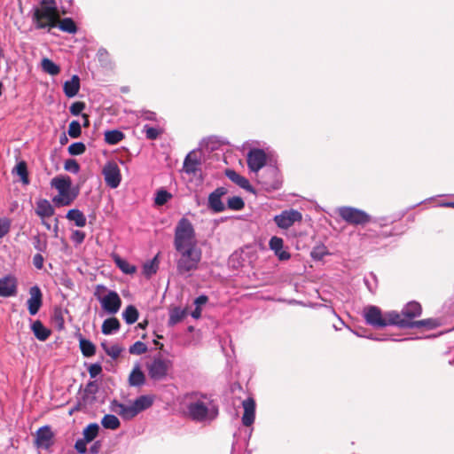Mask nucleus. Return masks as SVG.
<instances>
[{
  "mask_svg": "<svg viewBox=\"0 0 454 454\" xmlns=\"http://www.w3.org/2000/svg\"><path fill=\"white\" fill-rule=\"evenodd\" d=\"M174 247L177 253V273L181 276H190L192 271L198 270L202 252L197 247L193 225L185 217H182L176 226Z\"/></svg>",
  "mask_w": 454,
  "mask_h": 454,
  "instance_id": "obj_1",
  "label": "nucleus"
},
{
  "mask_svg": "<svg viewBox=\"0 0 454 454\" xmlns=\"http://www.w3.org/2000/svg\"><path fill=\"white\" fill-rule=\"evenodd\" d=\"M185 407L187 417L195 422H210L218 415V408L211 397L200 393L188 395Z\"/></svg>",
  "mask_w": 454,
  "mask_h": 454,
  "instance_id": "obj_2",
  "label": "nucleus"
},
{
  "mask_svg": "<svg viewBox=\"0 0 454 454\" xmlns=\"http://www.w3.org/2000/svg\"><path fill=\"white\" fill-rule=\"evenodd\" d=\"M59 20V13L55 0H42L41 5L34 10L32 15L33 23L37 29L56 27Z\"/></svg>",
  "mask_w": 454,
  "mask_h": 454,
  "instance_id": "obj_3",
  "label": "nucleus"
},
{
  "mask_svg": "<svg viewBox=\"0 0 454 454\" xmlns=\"http://www.w3.org/2000/svg\"><path fill=\"white\" fill-rule=\"evenodd\" d=\"M363 316L367 325L375 328H381L387 325L399 327L400 321L398 312L395 310L382 313L381 309L374 305H368L363 309Z\"/></svg>",
  "mask_w": 454,
  "mask_h": 454,
  "instance_id": "obj_4",
  "label": "nucleus"
},
{
  "mask_svg": "<svg viewBox=\"0 0 454 454\" xmlns=\"http://www.w3.org/2000/svg\"><path fill=\"white\" fill-rule=\"evenodd\" d=\"M94 296L99 301L102 309L108 315H115L121 307L122 301L118 293L108 289L104 285L96 286Z\"/></svg>",
  "mask_w": 454,
  "mask_h": 454,
  "instance_id": "obj_5",
  "label": "nucleus"
},
{
  "mask_svg": "<svg viewBox=\"0 0 454 454\" xmlns=\"http://www.w3.org/2000/svg\"><path fill=\"white\" fill-rule=\"evenodd\" d=\"M339 215L348 223L363 225L371 221V216L365 211L353 207H340L337 209Z\"/></svg>",
  "mask_w": 454,
  "mask_h": 454,
  "instance_id": "obj_6",
  "label": "nucleus"
},
{
  "mask_svg": "<svg viewBox=\"0 0 454 454\" xmlns=\"http://www.w3.org/2000/svg\"><path fill=\"white\" fill-rule=\"evenodd\" d=\"M171 366L170 360L160 356L154 357L151 362L146 363L148 375L150 379L155 381L164 380Z\"/></svg>",
  "mask_w": 454,
  "mask_h": 454,
  "instance_id": "obj_7",
  "label": "nucleus"
},
{
  "mask_svg": "<svg viewBox=\"0 0 454 454\" xmlns=\"http://www.w3.org/2000/svg\"><path fill=\"white\" fill-rule=\"evenodd\" d=\"M258 182L267 192L278 190L282 185L278 169L275 167L267 168L260 176Z\"/></svg>",
  "mask_w": 454,
  "mask_h": 454,
  "instance_id": "obj_8",
  "label": "nucleus"
},
{
  "mask_svg": "<svg viewBox=\"0 0 454 454\" xmlns=\"http://www.w3.org/2000/svg\"><path fill=\"white\" fill-rule=\"evenodd\" d=\"M302 220V215L296 209H287L282 211L279 215L274 216L273 221L277 226L283 230H287L295 223Z\"/></svg>",
  "mask_w": 454,
  "mask_h": 454,
  "instance_id": "obj_9",
  "label": "nucleus"
},
{
  "mask_svg": "<svg viewBox=\"0 0 454 454\" xmlns=\"http://www.w3.org/2000/svg\"><path fill=\"white\" fill-rule=\"evenodd\" d=\"M106 184L112 189L117 188L121 181L120 168L116 162L108 161L102 169Z\"/></svg>",
  "mask_w": 454,
  "mask_h": 454,
  "instance_id": "obj_10",
  "label": "nucleus"
},
{
  "mask_svg": "<svg viewBox=\"0 0 454 454\" xmlns=\"http://www.w3.org/2000/svg\"><path fill=\"white\" fill-rule=\"evenodd\" d=\"M247 167L253 173L257 174L265 165L267 155L262 149H251L247 155Z\"/></svg>",
  "mask_w": 454,
  "mask_h": 454,
  "instance_id": "obj_11",
  "label": "nucleus"
},
{
  "mask_svg": "<svg viewBox=\"0 0 454 454\" xmlns=\"http://www.w3.org/2000/svg\"><path fill=\"white\" fill-rule=\"evenodd\" d=\"M228 191L225 187H218L212 192L207 200V207L215 213L223 212L226 208L222 198L227 194Z\"/></svg>",
  "mask_w": 454,
  "mask_h": 454,
  "instance_id": "obj_12",
  "label": "nucleus"
},
{
  "mask_svg": "<svg viewBox=\"0 0 454 454\" xmlns=\"http://www.w3.org/2000/svg\"><path fill=\"white\" fill-rule=\"evenodd\" d=\"M27 309L31 316L38 313L43 304V294L38 286L29 288V298L27 301Z\"/></svg>",
  "mask_w": 454,
  "mask_h": 454,
  "instance_id": "obj_13",
  "label": "nucleus"
},
{
  "mask_svg": "<svg viewBox=\"0 0 454 454\" xmlns=\"http://www.w3.org/2000/svg\"><path fill=\"white\" fill-rule=\"evenodd\" d=\"M18 282L12 275L0 278V297H12L17 294Z\"/></svg>",
  "mask_w": 454,
  "mask_h": 454,
  "instance_id": "obj_14",
  "label": "nucleus"
},
{
  "mask_svg": "<svg viewBox=\"0 0 454 454\" xmlns=\"http://www.w3.org/2000/svg\"><path fill=\"white\" fill-rule=\"evenodd\" d=\"M422 311L421 306L417 301H410L408 302L402 309L401 312H398L399 321H409L414 322L413 318L420 316Z\"/></svg>",
  "mask_w": 454,
  "mask_h": 454,
  "instance_id": "obj_15",
  "label": "nucleus"
},
{
  "mask_svg": "<svg viewBox=\"0 0 454 454\" xmlns=\"http://www.w3.org/2000/svg\"><path fill=\"white\" fill-rule=\"evenodd\" d=\"M244 413L242 416V424L245 427H250L254 422L255 418V402L253 398L248 397L242 402Z\"/></svg>",
  "mask_w": 454,
  "mask_h": 454,
  "instance_id": "obj_16",
  "label": "nucleus"
},
{
  "mask_svg": "<svg viewBox=\"0 0 454 454\" xmlns=\"http://www.w3.org/2000/svg\"><path fill=\"white\" fill-rule=\"evenodd\" d=\"M112 410L118 413L125 420L132 419L137 415L133 403L125 404L117 401H114L112 403Z\"/></svg>",
  "mask_w": 454,
  "mask_h": 454,
  "instance_id": "obj_17",
  "label": "nucleus"
},
{
  "mask_svg": "<svg viewBox=\"0 0 454 454\" xmlns=\"http://www.w3.org/2000/svg\"><path fill=\"white\" fill-rule=\"evenodd\" d=\"M269 247L280 261H286L291 257L290 253L284 249V241L279 237L273 236L270 238Z\"/></svg>",
  "mask_w": 454,
  "mask_h": 454,
  "instance_id": "obj_18",
  "label": "nucleus"
},
{
  "mask_svg": "<svg viewBox=\"0 0 454 454\" xmlns=\"http://www.w3.org/2000/svg\"><path fill=\"white\" fill-rule=\"evenodd\" d=\"M53 434L48 426L40 427L36 432L35 443L38 448L48 449L52 444Z\"/></svg>",
  "mask_w": 454,
  "mask_h": 454,
  "instance_id": "obj_19",
  "label": "nucleus"
},
{
  "mask_svg": "<svg viewBox=\"0 0 454 454\" xmlns=\"http://www.w3.org/2000/svg\"><path fill=\"white\" fill-rule=\"evenodd\" d=\"M225 176L231 182H233L234 184L239 185L240 188H242V189H244V190H246V191H247L249 192L254 193V190L252 187V185L250 184L248 179L246 178L245 176L239 175L235 170H233V169H226L225 170Z\"/></svg>",
  "mask_w": 454,
  "mask_h": 454,
  "instance_id": "obj_20",
  "label": "nucleus"
},
{
  "mask_svg": "<svg viewBox=\"0 0 454 454\" xmlns=\"http://www.w3.org/2000/svg\"><path fill=\"white\" fill-rule=\"evenodd\" d=\"M438 326V323L435 319L433 318H427V319H422L418 320L414 322H409L407 320L405 321H400L399 327L400 328H420V327H426L428 329H434Z\"/></svg>",
  "mask_w": 454,
  "mask_h": 454,
  "instance_id": "obj_21",
  "label": "nucleus"
},
{
  "mask_svg": "<svg viewBox=\"0 0 454 454\" xmlns=\"http://www.w3.org/2000/svg\"><path fill=\"white\" fill-rule=\"evenodd\" d=\"M80 90V78L74 74L68 81H66L63 85V90L67 98H74L77 95Z\"/></svg>",
  "mask_w": 454,
  "mask_h": 454,
  "instance_id": "obj_22",
  "label": "nucleus"
},
{
  "mask_svg": "<svg viewBox=\"0 0 454 454\" xmlns=\"http://www.w3.org/2000/svg\"><path fill=\"white\" fill-rule=\"evenodd\" d=\"M35 213L38 216L43 219L45 217H50L53 215L55 210L52 205L50 203V201L43 199L37 201Z\"/></svg>",
  "mask_w": 454,
  "mask_h": 454,
  "instance_id": "obj_23",
  "label": "nucleus"
},
{
  "mask_svg": "<svg viewBox=\"0 0 454 454\" xmlns=\"http://www.w3.org/2000/svg\"><path fill=\"white\" fill-rule=\"evenodd\" d=\"M153 395H143L136 398L132 403L135 407V410L137 411V413L138 414L143 411L149 409L153 404Z\"/></svg>",
  "mask_w": 454,
  "mask_h": 454,
  "instance_id": "obj_24",
  "label": "nucleus"
},
{
  "mask_svg": "<svg viewBox=\"0 0 454 454\" xmlns=\"http://www.w3.org/2000/svg\"><path fill=\"white\" fill-rule=\"evenodd\" d=\"M121 328V323L116 317H109L104 320L101 331L105 335H112L116 333Z\"/></svg>",
  "mask_w": 454,
  "mask_h": 454,
  "instance_id": "obj_25",
  "label": "nucleus"
},
{
  "mask_svg": "<svg viewBox=\"0 0 454 454\" xmlns=\"http://www.w3.org/2000/svg\"><path fill=\"white\" fill-rule=\"evenodd\" d=\"M31 330L35 338L41 341L46 340L51 335V330L45 327L40 320H36L31 325Z\"/></svg>",
  "mask_w": 454,
  "mask_h": 454,
  "instance_id": "obj_26",
  "label": "nucleus"
},
{
  "mask_svg": "<svg viewBox=\"0 0 454 454\" xmlns=\"http://www.w3.org/2000/svg\"><path fill=\"white\" fill-rule=\"evenodd\" d=\"M145 376L138 364L135 365L129 376V384L131 387H141L145 384Z\"/></svg>",
  "mask_w": 454,
  "mask_h": 454,
  "instance_id": "obj_27",
  "label": "nucleus"
},
{
  "mask_svg": "<svg viewBox=\"0 0 454 454\" xmlns=\"http://www.w3.org/2000/svg\"><path fill=\"white\" fill-rule=\"evenodd\" d=\"M51 184L59 193H65L71 189L72 183L69 176H57L51 180Z\"/></svg>",
  "mask_w": 454,
  "mask_h": 454,
  "instance_id": "obj_28",
  "label": "nucleus"
},
{
  "mask_svg": "<svg viewBox=\"0 0 454 454\" xmlns=\"http://www.w3.org/2000/svg\"><path fill=\"white\" fill-rule=\"evenodd\" d=\"M66 217L69 221L74 222V224L77 227H84L86 225V223H87V219H86L85 215L81 210L76 209V208L70 209L67 212Z\"/></svg>",
  "mask_w": 454,
  "mask_h": 454,
  "instance_id": "obj_29",
  "label": "nucleus"
},
{
  "mask_svg": "<svg viewBox=\"0 0 454 454\" xmlns=\"http://www.w3.org/2000/svg\"><path fill=\"white\" fill-rule=\"evenodd\" d=\"M200 161L196 157H192V153H189L184 161V170L187 174L195 175L199 169Z\"/></svg>",
  "mask_w": 454,
  "mask_h": 454,
  "instance_id": "obj_30",
  "label": "nucleus"
},
{
  "mask_svg": "<svg viewBox=\"0 0 454 454\" xmlns=\"http://www.w3.org/2000/svg\"><path fill=\"white\" fill-rule=\"evenodd\" d=\"M138 310L134 305H129L122 311V318L128 325L134 324L138 318Z\"/></svg>",
  "mask_w": 454,
  "mask_h": 454,
  "instance_id": "obj_31",
  "label": "nucleus"
},
{
  "mask_svg": "<svg viewBox=\"0 0 454 454\" xmlns=\"http://www.w3.org/2000/svg\"><path fill=\"white\" fill-rule=\"evenodd\" d=\"M75 196V194L72 193L70 190H68L65 193H59V195L55 196L52 200L55 205L59 207L68 206L74 201Z\"/></svg>",
  "mask_w": 454,
  "mask_h": 454,
  "instance_id": "obj_32",
  "label": "nucleus"
},
{
  "mask_svg": "<svg viewBox=\"0 0 454 454\" xmlns=\"http://www.w3.org/2000/svg\"><path fill=\"white\" fill-rule=\"evenodd\" d=\"M79 342L82 354L85 357H90L95 355L96 347L90 340L81 338Z\"/></svg>",
  "mask_w": 454,
  "mask_h": 454,
  "instance_id": "obj_33",
  "label": "nucleus"
},
{
  "mask_svg": "<svg viewBox=\"0 0 454 454\" xmlns=\"http://www.w3.org/2000/svg\"><path fill=\"white\" fill-rule=\"evenodd\" d=\"M124 138V134L118 130H107L105 132V141L108 145H116Z\"/></svg>",
  "mask_w": 454,
  "mask_h": 454,
  "instance_id": "obj_34",
  "label": "nucleus"
},
{
  "mask_svg": "<svg viewBox=\"0 0 454 454\" xmlns=\"http://www.w3.org/2000/svg\"><path fill=\"white\" fill-rule=\"evenodd\" d=\"M159 269V261L158 257L155 256L152 260L146 262L143 265V273L146 278H151L153 275H154Z\"/></svg>",
  "mask_w": 454,
  "mask_h": 454,
  "instance_id": "obj_35",
  "label": "nucleus"
},
{
  "mask_svg": "<svg viewBox=\"0 0 454 454\" xmlns=\"http://www.w3.org/2000/svg\"><path fill=\"white\" fill-rule=\"evenodd\" d=\"M57 27L63 32L74 34L77 31V27L71 18H65L59 22L58 21Z\"/></svg>",
  "mask_w": 454,
  "mask_h": 454,
  "instance_id": "obj_36",
  "label": "nucleus"
},
{
  "mask_svg": "<svg viewBox=\"0 0 454 454\" xmlns=\"http://www.w3.org/2000/svg\"><path fill=\"white\" fill-rule=\"evenodd\" d=\"M41 66L43 72L51 75H57L60 72L59 67L57 64H55L52 60L47 58L42 59Z\"/></svg>",
  "mask_w": 454,
  "mask_h": 454,
  "instance_id": "obj_37",
  "label": "nucleus"
},
{
  "mask_svg": "<svg viewBox=\"0 0 454 454\" xmlns=\"http://www.w3.org/2000/svg\"><path fill=\"white\" fill-rule=\"evenodd\" d=\"M102 426L106 429L115 430L120 427V420L115 415L106 414L101 420Z\"/></svg>",
  "mask_w": 454,
  "mask_h": 454,
  "instance_id": "obj_38",
  "label": "nucleus"
},
{
  "mask_svg": "<svg viewBox=\"0 0 454 454\" xmlns=\"http://www.w3.org/2000/svg\"><path fill=\"white\" fill-rule=\"evenodd\" d=\"M98 430H99V426L97 423H91V424L88 425L83 429V432H82L83 439H85L88 442L93 441L97 437V435L98 434Z\"/></svg>",
  "mask_w": 454,
  "mask_h": 454,
  "instance_id": "obj_39",
  "label": "nucleus"
},
{
  "mask_svg": "<svg viewBox=\"0 0 454 454\" xmlns=\"http://www.w3.org/2000/svg\"><path fill=\"white\" fill-rule=\"evenodd\" d=\"M114 262L118 268L125 274H133L136 272L137 269L134 265L130 264L126 260H123L119 256L114 258Z\"/></svg>",
  "mask_w": 454,
  "mask_h": 454,
  "instance_id": "obj_40",
  "label": "nucleus"
},
{
  "mask_svg": "<svg viewBox=\"0 0 454 454\" xmlns=\"http://www.w3.org/2000/svg\"><path fill=\"white\" fill-rule=\"evenodd\" d=\"M101 347L106 355L111 356L113 359H117L122 351V348L117 344L109 346L103 342L101 343Z\"/></svg>",
  "mask_w": 454,
  "mask_h": 454,
  "instance_id": "obj_41",
  "label": "nucleus"
},
{
  "mask_svg": "<svg viewBox=\"0 0 454 454\" xmlns=\"http://www.w3.org/2000/svg\"><path fill=\"white\" fill-rule=\"evenodd\" d=\"M328 249L324 245H319L315 247L310 252L311 257L316 261L322 260L326 254H328Z\"/></svg>",
  "mask_w": 454,
  "mask_h": 454,
  "instance_id": "obj_42",
  "label": "nucleus"
},
{
  "mask_svg": "<svg viewBox=\"0 0 454 454\" xmlns=\"http://www.w3.org/2000/svg\"><path fill=\"white\" fill-rule=\"evenodd\" d=\"M172 195L166 190L160 189L157 191L154 203L157 206H162L168 202V200H170Z\"/></svg>",
  "mask_w": 454,
  "mask_h": 454,
  "instance_id": "obj_43",
  "label": "nucleus"
},
{
  "mask_svg": "<svg viewBox=\"0 0 454 454\" xmlns=\"http://www.w3.org/2000/svg\"><path fill=\"white\" fill-rule=\"evenodd\" d=\"M245 207L244 200L239 196H233L227 201V207L231 210H241Z\"/></svg>",
  "mask_w": 454,
  "mask_h": 454,
  "instance_id": "obj_44",
  "label": "nucleus"
},
{
  "mask_svg": "<svg viewBox=\"0 0 454 454\" xmlns=\"http://www.w3.org/2000/svg\"><path fill=\"white\" fill-rule=\"evenodd\" d=\"M14 171L16 172V174L20 176L21 178V181L23 182V184H28V177H27V164L25 161H20L19 162L15 168H14Z\"/></svg>",
  "mask_w": 454,
  "mask_h": 454,
  "instance_id": "obj_45",
  "label": "nucleus"
},
{
  "mask_svg": "<svg viewBox=\"0 0 454 454\" xmlns=\"http://www.w3.org/2000/svg\"><path fill=\"white\" fill-rule=\"evenodd\" d=\"M184 311L182 310L181 309H174L169 315L168 324L170 325H174L179 323L184 318Z\"/></svg>",
  "mask_w": 454,
  "mask_h": 454,
  "instance_id": "obj_46",
  "label": "nucleus"
},
{
  "mask_svg": "<svg viewBox=\"0 0 454 454\" xmlns=\"http://www.w3.org/2000/svg\"><path fill=\"white\" fill-rule=\"evenodd\" d=\"M147 346L144 342L137 340L129 348V352L132 355H142L147 351Z\"/></svg>",
  "mask_w": 454,
  "mask_h": 454,
  "instance_id": "obj_47",
  "label": "nucleus"
},
{
  "mask_svg": "<svg viewBox=\"0 0 454 454\" xmlns=\"http://www.w3.org/2000/svg\"><path fill=\"white\" fill-rule=\"evenodd\" d=\"M67 132L72 138L79 137L82 134V128L80 122L78 121H72L69 124Z\"/></svg>",
  "mask_w": 454,
  "mask_h": 454,
  "instance_id": "obj_48",
  "label": "nucleus"
},
{
  "mask_svg": "<svg viewBox=\"0 0 454 454\" xmlns=\"http://www.w3.org/2000/svg\"><path fill=\"white\" fill-rule=\"evenodd\" d=\"M86 151V146L82 142H75L68 146V153L71 155H81Z\"/></svg>",
  "mask_w": 454,
  "mask_h": 454,
  "instance_id": "obj_49",
  "label": "nucleus"
},
{
  "mask_svg": "<svg viewBox=\"0 0 454 454\" xmlns=\"http://www.w3.org/2000/svg\"><path fill=\"white\" fill-rule=\"evenodd\" d=\"M64 168L68 172L77 174L80 170V165L75 160L69 159L65 161Z\"/></svg>",
  "mask_w": 454,
  "mask_h": 454,
  "instance_id": "obj_50",
  "label": "nucleus"
},
{
  "mask_svg": "<svg viewBox=\"0 0 454 454\" xmlns=\"http://www.w3.org/2000/svg\"><path fill=\"white\" fill-rule=\"evenodd\" d=\"M85 108V103L81 101H76L73 103L69 108L71 114L77 116L79 115Z\"/></svg>",
  "mask_w": 454,
  "mask_h": 454,
  "instance_id": "obj_51",
  "label": "nucleus"
},
{
  "mask_svg": "<svg viewBox=\"0 0 454 454\" xmlns=\"http://www.w3.org/2000/svg\"><path fill=\"white\" fill-rule=\"evenodd\" d=\"M11 221L7 218H0V239L4 237L10 231Z\"/></svg>",
  "mask_w": 454,
  "mask_h": 454,
  "instance_id": "obj_52",
  "label": "nucleus"
},
{
  "mask_svg": "<svg viewBox=\"0 0 454 454\" xmlns=\"http://www.w3.org/2000/svg\"><path fill=\"white\" fill-rule=\"evenodd\" d=\"M144 129H145L146 137L149 139H156L160 134V131L158 129H156L154 127L148 126V125H145L144 127Z\"/></svg>",
  "mask_w": 454,
  "mask_h": 454,
  "instance_id": "obj_53",
  "label": "nucleus"
},
{
  "mask_svg": "<svg viewBox=\"0 0 454 454\" xmlns=\"http://www.w3.org/2000/svg\"><path fill=\"white\" fill-rule=\"evenodd\" d=\"M71 239L77 245L82 244L85 239V233L82 231L75 230L72 232Z\"/></svg>",
  "mask_w": 454,
  "mask_h": 454,
  "instance_id": "obj_54",
  "label": "nucleus"
},
{
  "mask_svg": "<svg viewBox=\"0 0 454 454\" xmlns=\"http://www.w3.org/2000/svg\"><path fill=\"white\" fill-rule=\"evenodd\" d=\"M89 442L86 441L85 439H78L76 442H75V444H74V448L75 450H77L78 453L80 454H85L86 451H87V443Z\"/></svg>",
  "mask_w": 454,
  "mask_h": 454,
  "instance_id": "obj_55",
  "label": "nucleus"
},
{
  "mask_svg": "<svg viewBox=\"0 0 454 454\" xmlns=\"http://www.w3.org/2000/svg\"><path fill=\"white\" fill-rule=\"evenodd\" d=\"M102 372V367L99 364H92L89 367V373L91 378H96Z\"/></svg>",
  "mask_w": 454,
  "mask_h": 454,
  "instance_id": "obj_56",
  "label": "nucleus"
},
{
  "mask_svg": "<svg viewBox=\"0 0 454 454\" xmlns=\"http://www.w3.org/2000/svg\"><path fill=\"white\" fill-rule=\"evenodd\" d=\"M43 256L41 254H36L33 257V264L37 270H42L43 267Z\"/></svg>",
  "mask_w": 454,
  "mask_h": 454,
  "instance_id": "obj_57",
  "label": "nucleus"
},
{
  "mask_svg": "<svg viewBox=\"0 0 454 454\" xmlns=\"http://www.w3.org/2000/svg\"><path fill=\"white\" fill-rule=\"evenodd\" d=\"M34 247L39 252H43L45 250V248H46V244L45 243H42L40 239L37 237L36 240H35V242L34 244Z\"/></svg>",
  "mask_w": 454,
  "mask_h": 454,
  "instance_id": "obj_58",
  "label": "nucleus"
},
{
  "mask_svg": "<svg viewBox=\"0 0 454 454\" xmlns=\"http://www.w3.org/2000/svg\"><path fill=\"white\" fill-rule=\"evenodd\" d=\"M207 301V297L206 295H200L197 297L194 301V303L196 307H200L201 305H204Z\"/></svg>",
  "mask_w": 454,
  "mask_h": 454,
  "instance_id": "obj_59",
  "label": "nucleus"
},
{
  "mask_svg": "<svg viewBox=\"0 0 454 454\" xmlns=\"http://www.w3.org/2000/svg\"><path fill=\"white\" fill-rule=\"evenodd\" d=\"M54 319L56 322H58L59 327L62 328L63 325H64V319H63L61 311H55Z\"/></svg>",
  "mask_w": 454,
  "mask_h": 454,
  "instance_id": "obj_60",
  "label": "nucleus"
},
{
  "mask_svg": "<svg viewBox=\"0 0 454 454\" xmlns=\"http://www.w3.org/2000/svg\"><path fill=\"white\" fill-rule=\"evenodd\" d=\"M201 315V309L199 307H196V309L192 312V317L193 318H199Z\"/></svg>",
  "mask_w": 454,
  "mask_h": 454,
  "instance_id": "obj_61",
  "label": "nucleus"
},
{
  "mask_svg": "<svg viewBox=\"0 0 454 454\" xmlns=\"http://www.w3.org/2000/svg\"><path fill=\"white\" fill-rule=\"evenodd\" d=\"M367 338L371 339V340H379V341L388 340L387 337H376L373 335L367 336Z\"/></svg>",
  "mask_w": 454,
  "mask_h": 454,
  "instance_id": "obj_62",
  "label": "nucleus"
},
{
  "mask_svg": "<svg viewBox=\"0 0 454 454\" xmlns=\"http://www.w3.org/2000/svg\"><path fill=\"white\" fill-rule=\"evenodd\" d=\"M364 283H365V285L367 286V287H368L369 291H370L371 293H373V292H374V288L372 287V284H370V282H369V279H368V278H364Z\"/></svg>",
  "mask_w": 454,
  "mask_h": 454,
  "instance_id": "obj_63",
  "label": "nucleus"
},
{
  "mask_svg": "<svg viewBox=\"0 0 454 454\" xmlns=\"http://www.w3.org/2000/svg\"><path fill=\"white\" fill-rule=\"evenodd\" d=\"M442 207H453L454 208V202H443L441 204Z\"/></svg>",
  "mask_w": 454,
  "mask_h": 454,
  "instance_id": "obj_64",
  "label": "nucleus"
}]
</instances>
